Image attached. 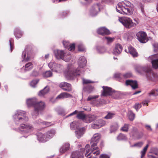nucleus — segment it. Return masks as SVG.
I'll use <instances>...</instances> for the list:
<instances>
[{"label":"nucleus","instance_id":"nucleus-1","mask_svg":"<svg viewBox=\"0 0 158 158\" xmlns=\"http://www.w3.org/2000/svg\"><path fill=\"white\" fill-rule=\"evenodd\" d=\"M13 120L16 125L20 124L18 129L19 132L26 138L32 133L34 130L32 125L25 124L28 121L29 119L25 111L22 110L17 111L13 115Z\"/></svg>","mask_w":158,"mask_h":158},{"label":"nucleus","instance_id":"nucleus-2","mask_svg":"<svg viewBox=\"0 0 158 158\" xmlns=\"http://www.w3.org/2000/svg\"><path fill=\"white\" fill-rule=\"evenodd\" d=\"M87 60L83 56L80 57L78 60V67L76 68L73 64L68 65L67 70L64 72L65 77L69 80L73 79L76 76L80 75L83 71V68L86 65Z\"/></svg>","mask_w":158,"mask_h":158},{"label":"nucleus","instance_id":"nucleus-3","mask_svg":"<svg viewBox=\"0 0 158 158\" xmlns=\"http://www.w3.org/2000/svg\"><path fill=\"white\" fill-rule=\"evenodd\" d=\"M101 137L100 134H95L91 139L92 145L91 148L89 144L86 145L85 146V151L86 153L85 155L87 158H96V156L99 155L100 152L99 148L97 146V143L100 140Z\"/></svg>","mask_w":158,"mask_h":158},{"label":"nucleus","instance_id":"nucleus-4","mask_svg":"<svg viewBox=\"0 0 158 158\" xmlns=\"http://www.w3.org/2000/svg\"><path fill=\"white\" fill-rule=\"evenodd\" d=\"M27 104L28 106H33L34 110L32 111L31 114L33 118H35L39 113L42 111L45 107V103L42 101L38 102L35 98H29L27 100Z\"/></svg>","mask_w":158,"mask_h":158},{"label":"nucleus","instance_id":"nucleus-5","mask_svg":"<svg viewBox=\"0 0 158 158\" xmlns=\"http://www.w3.org/2000/svg\"><path fill=\"white\" fill-rule=\"evenodd\" d=\"M132 5L128 1H125L119 2L116 6V10L121 14L130 15L133 13Z\"/></svg>","mask_w":158,"mask_h":158},{"label":"nucleus","instance_id":"nucleus-6","mask_svg":"<svg viewBox=\"0 0 158 158\" xmlns=\"http://www.w3.org/2000/svg\"><path fill=\"white\" fill-rule=\"evenodd\" d=\"M135 69L136 71L139 73L147 72L146 77L148 80L156 81L158 79L157 75L153 73L150 68L139 65L136 66Z\"/></svg>","mask_w":158,"mask_h":158},{"label":"nucleus","instance_id":"nucleus-7","mask_svg":"<svg viewBox=\"0 0 158 158\" xmlns=\"http://www.w3.org/2000/svg\"><path fill=\"white\" fill-rule=\"evenodd\" d=\"M119 21L126 28H130L134 27L136 24L132 22V20L128 17H122L119 18Z\"/></svg>","mask_w":158,"mask_h":158},{"label":"nucleus","instance_id":"nucleus-8","mask_svg":"<svg viewBox=\"0 0 158 158\" xmlns=\"http://www.w3.org/2000/svg\"><path fill=\"white\" fill-rule=\"evenodd\" d=\"M98 95L90 96L87 98V100L88 101L93 100L94 105L97 106H100L103 104H106V101L102 99H100L98 101H97L95 99L98 97Z\"/></svg>","mask_w":158,"mask_h":158},{"label":"nucleus","instance_id":"nucleus-9","mask_svg":"<svg viewBox=\"0 0 158 158\" xmlns=\"http://www.w3.org/2000/svg\"><path fill=\"white\" fill-rule=\"evenodd\" d=\"M139 41L142 43H145L148 40L146 33L143 31H139L136 35Z\"/></svg>","mask_w":158,"mask_h":158},{"label":"nucleus","instance_id":"nucleus-10","mask_svg":"<svg viewBox=\"0 0 158 158\" xmlns=\"http://www.w3.org/2000/svg\"><path fill=\"white\" fill-rule=\"evenodd\" d=\"M50 68L53 71L59 72L62 68V66L60 64H56L53 62H51L48 64Z\"/></svg>","mask_w":158,"mask_h":158},{"label":"nucleus","instance_id":"nucleus-11","mask_svg":"<svg viewBox=\"0 0 158 158\" xmlns=\"http://www.w3.org/2000/svg\"><path fill=\"white\" fill-rule=\"evenodd\" d=\"M59 87L64 91L70 92L72 90L71 85L66 82H61L59 85Z\"/></svg>","mask_w":158,"mask_h":158},{"label":"nucleus","instance_id":"nucleus-12","mask_svg":"<svg viewBox=\"0 0 158 158\" xmlns=\"http://www.w3.org/2000/svg\"><path fill=\"white\" fill-rule=\"evenodd\" d=\"M149 59L151 60V62L153 68L156 69L158 68V54L150 56Z\"/></svg>","mask_w":158,"mask_h":158},{"label":"nucleus","instance_id":"nucleus-13","mask_svg":"<svg viewBox=\"0 0 158 158\" xmlns=\"http://www.w3.org/2000/svg\"><path fill=\"white\" fill-rule=\"evenodd\" d=\"M86 129L85 127H78L75 131V136L78 139H80L85 134Z\"/></svg>","mask_w":158,"mask_h":158},{"label":"nucleus","instance_id":"nucleus-14","mask_svg":"<svg viewBox=\"0 0 158 158\" xmlns=\"http://www.w3.org/2000/svg\"><path fill=\"white\" fill-rule=\"evenodd\" d=\"M31 53V51L28 49H26L22 54V58L23 59L22 61L26 62L28 61L30 59Z\"/></svg>","mask_w":158,"mask_h":158},{"label":"nucleus","instance_id":"nucleus-15","mask_svg":"<svg viewBox=\"0 0 158 158\" xmlns=\"http://www.w3.org/2000/svg\"><path fill=\"white\" fill-rule=\"evenodd\" d=\"M66 50H55L54 51V53L56 57L58 59H62L63 56L65 53Z\"/></svg>","mask_w":158,"mask_h":158},{"label":"nucleus","instance_id":"nucleus-16","mask_svg":"<svg viewBox=\"0 0 158 158\" xmlns=\"http://www.w3.org/2000/svg\"><path fill=\"white\" fill-rule=\"evenodd\" d=\"M125 51L130 53L133 57H136L138 56V53L136 50L131 46L128 47L127 49H125Z\"/></svg>","mask_w":158,"mask_h":158},{"label":"nucleus","instance_id":"nucleus-17","mask_svg":"<svg viewBox=\"0 0 158 158\" xmlns=\"http://www.w3.org/2000/svg\"><path fill=\"white\" fill-rule=\"evenodd\" d=\"M102 87L103 89V91L101 94L102 95L107 96L112 95L113 90L111 88L104 86H103Z\"/></svg>","mask_w":158,"mask_h":158},{"label":"nucleus","instance_id":"nucleus-18","mask_svg":"<svg viewBox=\"0 0 158 158\" xmlns=\"http://www.w3.org/2000/svg\"><path fill=\"white\" fill-rule=\"evenodd\" d=\"M125 84L127 86L130 85L133 89H135L138 87L137 82L135 81H133L131 80H127Z\"/></svg>","mask_w":158,"mask_h":158},{"label":"nucleus","instance_id":"nucleus-19","mask_svg":"<svg viewBox=\"0 0 158 158\" xmlns=\"http://www.w3.org/2000/svg\"><path fill=\"white\" fill-rule=\"evenodd\" d=\"M99 4H98L94 6L90 10V15L92 16H94L97 15L98 13V10H100V8L99 6Z\"/></svg>","mask_w":158,"mask_h":158},{"label":"nucleus","instance_id":"nucleus-20","mask_svg":"<svg viewBox=\"0 0 158 158\" xmlns=\"http://www.w3.org/2000/svg\"><path fill=\"white\" fill-rule=\"evenodd\" d=\"M122 46L119 44H117L113 49V54L117 55L120 54L122 51Z\"/></svg>","mask_w":158,"mask_h":158},{"label":"nucleus","instance_id":"nucleus-21","mask_svg":"<svg viewBox=\"0 0 158 158\" xmlns=\"http://www.w3.org/2000/svg\"><path fill=\"white\" fill-rule=\"evenodd\" d=\"M37 136L38 141L40 142H45L47 141L46 134H43L41 132H39L37 134Z\"/></svg>","mask_w":158,"mask_h":158},{"label":"nucleus","instance_id":"nucleus-22","mask_svg":"<svg viewBox=\"0 0 158 158\" xmlns=\"http://www.w3.org/2000/svg\"><path fill=\"white\" fill-rule=\"evenodd\" d=\"M34 124L36 125H41L46 127L52 125L50 122H44L40 119L36 120L34 123Z\"/></svg>","mask_w":158,"mask_h":158},{"label":"nucleus","instance_id":"nucleus-23","mask_svg":"<svg viewBox=\"0 0 158 158\" xmlns=\"http://www.w3.org/2000/svg\"><path fill=\"white\" fill-rule=\"evenodd\" d=\"M97 31L98 34L102 35H108L110 33L109 30L105 27H101L99 28Z\"/></svg>","mask_w":158,"mask_h":158},{"label":"nucleus","instance_id":"nucleus-24","mask_svg":"<svg viewBox=\"0 0 158 158\" xmlns=\"http://www.w3.org/2000/svg\"><path fill=\"white\" fill-rule=\"evenodd\" d=\"M49 87L48 86L45 87L44 89L40 90L39 93L38 95L41 97H44L46 94H47L49 91Z\"/></svg>","mask_w":158,"mask_h":158},{"label":"nucleus","instance_id":"nucleus-25","mask_svg":"<svg viewBox=\"0 0 158 158\" xmlns=\"http://www.w3.org/2000/svg\"><path fill=\"white\" fill-rule=\"evenodd\" d=\"M55 132V131L53 129L47 132L45 134L47 141L51 139L54 135Z\"/></svg>","mask_w":158,"mask_h":158},{"label":"nucleus","instance_id":"nucleus-26","mask_svg":"<svg viewBox=\"0 0 158 158\" xmlns=\"http://www.w3.org/2000/svg\"><path fill=\"white\" fill-rule=\"evenodd\" d=\"M70 144L68 143H65L60 149V152L61 154L64 153L69 149Z\"/></svg>","mask_w":158,"mask_h":158},{"label":"nucleus","instance_id":"nucleus-27","mask_svg":"<svg viewBox=\"0 0 158 158\" xmlns=\"http://www.w3.org/2000/svg\"><path fill=\"white\" fill-rule=\"evenodd\" d=\"M97 117L94 115H89L86 116L85 122L86 123H90L93 120L96 119Z\"/></svg>","mask_w":158,"mask_h":158},{"label":"nucleus","instance_id":"nucleus-28","mask_svg":"<svg viewBox=\"0 0 158 158\" xmlns=\"http://www.w3.org/2000/svg\"><path fill=\"white\" fill-rule=\"evenodd\" d=\"M72 95L70 94L67 92H63L59 94L56 98V99H62L69 98H72Z\"/></svg>","mask_w":158,"mask_h":158},{"label":"nucleus","instance_id":"nucleus-29","mask_svg":"<svg viewBox=\"0 0 158 158\" xmlns=\"http://www.w3.org/2000/svg\"><path fill=\"white\" fill-rule=\"evenodd\" d=\"M62 58V60H64L66 62H68L70 61L71 59V55L69 52L66 51L65 52V53L64 55Z\"/></svg>","mask_w":158,"mask_h":158},{"label":"nucleus","instance_id":"nucleus-30","mask_svg":"<svg viewBox=\"0 0 158 158\" xmlns=\"http://www.w3.org/2000/svg\"><path fill=\"white\" fill-rule=\"evenodd\" d=\"M14 33L15 36L17 39L20 38L23 35V32L18 28H16L15 29Z\"/></svg>","mask_w":158,"mask_h":158},{"label":"nucleus","instance_id":"nucleus-31","mask_svg":"<svg viewBox=\"0 0 158 158\" xmlns=\"http://www.w3.org/2000/svg\"><path fill=\"white\" fill-rule=\"evenodd\" d=\"M33 67V65L31 62H28L27 63L25 66L24 70L25 71L30 70L32 69Z\"/></svg>","mask_w":158,"mask_h":158},{"label":"nucleus","instance_id":"nucleus-32","mask_svg":"<svg viewBox=\"0 0 158 158\" xmlns=\"http://www.w3.org/2000/svg\"><path fill=\"white\" fill-rule=\"evenodd\" d=\"M115 114L114 112H107V115L104 117L105 119H109L113 118L115 116Z\"/></svg>","mask_w":158,"mask_h":158},{"label":"nucleus","instance_id":"nucleus-33","mask_svg":"<svg viewBox=\"0 0 158 158\" xmlns=\"http://www.w3.org/2000/svg\"><path fill=\"white\" fill-rule=\"evenodd\" d=\"M97 50L98 52L101 54L104 53L106 51V48L103 47H98L97 48Z\"/></svg>","mask_w":158,"mask_h":158},{"label":"nucleus","instance_id":"nucleus-34","mask_svg":"<svg viewBox=\"0 0 158 158\" xmlns=\"http://www.w3.org/2000/svg\"><path fill=\"white\" fill-rule=\"evenodd\" d=\"M86 116L82 112H80L77 115V117L79 119H81L85 122Z\"/></svg>","mask_w":158,"mask_h":158},{"label":"nucleus","instance_id":"nucleus-35","mask_svg":"<svg viewBox=\"0 0 158 158\" xmlns=\"http://www.w3.org/2000/svg\"><path fill=\"white\" fill-rule=\"evenodd\" d=\"M128 116L129 119L131 121H133L135 118V114L131 110L128 111Z\"/></svg>","mask_w":158,"mask_h":158},{"label":"nucleus","instance_id":"nucleus-36","mask_svg":"<svg viewBox=\"0 0 158 158\" xmlns=\"http://www.w3.org/2000/svg\"><path fill=\"white\" fill-rule=\"evenodd\" d=\"M77 123L76 121H74L72 122L70 125V128L71 130H74L76 129L77 127Z\"/></svg>","mask_w":158,"mask_h":158},{"label":"nucleus","instance_id":"nucleus-37","mask_svg":"<svg viewBox=\"0 0 158 158\" xmlns=\"http://www.w3.org/2000/svg\"><path fill=\"white\" fill-rule=\"evenodd\" d=\"M120 95V93L118 91H115L114 90L113 91L112 93V97L115 98H117L119 97Z\"/></svg>","mask_w":158,"mask_h":158},{"label":"nucleus","instance_id":"nucleus-38","mask_svg":"<svg viewBox=\"0 0 158 158\" xmlns=\"http://www.w3.org/2000/svg\"><path fill=\"white\" fill-rule=\"evenodd\" d=\"M148 146L149 145L147 144L146 146L141 151L140 154H141V158H143L145 156Z\"/></svg>","mask_w":158,"mask_h":158},{"label":"nucleus","instance_id":"nucleus-39","mask_svg":"<svg viewBox=\"0 0 158 158\" xmlns=\"http://www.w3.org/2000/svg\"><path fill=\"white\" fill-rule=\"evenodd\" d=\"M149 96H157L158 95V88L157 89L152 90L148 94Z\"/></svg>","mask_w":158,"mask_h":158},{"label":"nucleus","instance_id":"nucleus-40","mask_svg":"<svg viewBox=\"0 0 158 158\" xmlns=\"http://www.w3.org/2000/svg\"><path fill=\"white\" fill-rule=\"evenodd\" d=\"M118 127L119 126L117 123L114 124L111 126V132L116 131Z\"/></svg>","mask_w":158,"mask_h":158},{"label":"nucleus","instance_id":"nucleus-41","mask_svg":"<svg viewBox=\"0 0 158 158\" xmlns=\"http://www.w3.org/2000/svg\"><path fill=\"white\" fill-rule=\"evenodd\" d=\"M104 40H106L108 44L112 42L114 40V38H112L110 37L106 36L103 38Z\"/></svg>","mask_w":158,"mask_h":158},{"label":"nucleus","instance_id":"nucleus-42","mask_svg":"<svg viewBox=\"0 0 158 158\" xmlns=\"http://www.w3.org/2000/svg\"><path fill=\"white\" fill-rule=\"evenodd\" d=\"M52 75V73L50 71H47L43 74V76L44 77H51Z\"/></svg>","mask_w":158,"mask_h":158},{"label":"nucleus","instance_id":"nucleus-43","mask_svg":"<svg viewBox=\"0 0 158 158\" xmlns=\"http://www.w3.org/2000/svg\"><path fill=\"white\" fill-rule=\"evenodd\" d=\"M82 82L84 84H87L90 83H94V81H92L90 80L82 78Z\"/></svg>","mask_w":158,"mask_h":158},{"label":"nucleus","instance_id":"nucleus-44","mask_svg":"<svg viewBox=\"0 0 158 158\" xmlns=\"http://www.w3.org/2000/svg\"><path fill=\"white\" fill-rule=\"evenodd\" d=\"M129 124H125L122 127L121 129V130L125 132H127L128 130Z\"/></svg>","mask_w":158,"mask_h":158},{"label":"nucleus","instance_id":"nucleus-45","mask_svg":"<svg viewBox=\"0 0 158 158\" xmlns=\"http://www.w3.org/2000/svg\"><path fill=\"white\" fill-rule=\"evenodd\" d=\"M117 139L119 140H126L127 137L121 133L117 137Z\"/></svg>","mask_w":158,"mask_h":158},{"label":"nucleus","instance_id":"nucleus-46","mask_svg":"<svg viewBox=\"0 0 158 158\" xmlns=\"http://www.w3.org/2000/svg\"><path fill=\"white\" fill-rule=\"evenodd\" d=\"M138 134V130L137 129L133 127L132 129L131 132V135H132L133 136H135Z\"/></svg>","mask_w":158,"mask_h":158},{"label":"nucleus","instance_id":"nucleus-47","mask_svg":"<svg viewBox=\"0 0 158 158\" xmlns=\"http://www.w3.org/2000/svg\"><path fill=\"white\" fill-rule=\"evenodd\" d=\"M9 42L10 51L11 52L14 48V40L13 39L10 38L9 40Z\"/></svg>","mask_w":158,"mask_h":158},{"label":"nucleus","instance_id":"nucleus-48","mask_svg":"<svg viewBox=\"0 0 158 158\" xmlns=\"http://www.w3.org/2000/svg\"><path fill=\"white\" fill-rule=\"evenodd\" d=\"M96 122L99 125H101V127L103 126L106 123L102 119H99L96 121Z\"/></svg>","mask_w":158,"mask_h":158},{"label":"nucleus","instance_id":"nucleus-49","mask_svg":"<svg viewBox=\"0 0 158 158\" xmlns=\"http://www.w3.org/2000/svg\"><path fill=\"white\" fill-rule=\"evenodd\" d=\"M101 125H99L96 122L95 123H93L91 125V127L94 129H98L101 127Z\"/></svg>","mask_w":158,"mask_h":158},{"label":"nucleus","instance_id":"nucleus-50","mask_svg":"<svg viewBox=\"0 0 158 158\" xmlns=\"http://www.w3.org/2000/svg\"><path fill=\"white\" fill-rule=\"evenodd\" d=\"M39 81V80H32L30 83V85L32 87H34Z\"/></svg>","mask_w":158,"mask_h":158},{"label":"nucleus","instance_id":"nucleus-51","mask_svg":"<svg viewBox=\"0 0 158 158\" xmlns=\"http://www.w3.org/2000/svg\"><path fill=\"white\" fill-rule=\"evenodd\" d=\"M78 50L79 51H83L85 50V47L82 44H80L78 45Z\"/></svg>","mask_w":158,"mask_h":158},{"label":"nucleus","instance_id":"nucleus-52","mask_svg":"<svg viewBox=\"0 0 158 158\" xmlns=\"http://www.w3.org/2000/svg\"><path fill=\"white\" fill-rule=\"evenodd\" d=\"M75 48V45L74 44H70L68 48L69 50L70 51H73L74 50Z\"/></svg>","mask_w":158,"mask_h":158},{"label":"nucleus","instance_id":"nucleus-53","mask_svg":"<svg viewBox=\"0 0 158 158\" xmlns=\"http://www.w3.org/2000/svg\"><path fill=\"white\" fill-rule=\"evenodd\" d=\"M143 143L142 142H139L135 144L134 145L131 146L132 147H140L143 145Z\"/></svg>","mask_w":158,"mask_h":158},{"label":"nucleus","instance_id":"nucleus-54","mask_svg":"<svg viewBox=\"0 0 158 158\" xmlns=\"http://www.w3.org/2000/svg\"><path fill=\"white\" fill-rule=\"evenodd\" d=\"M131 74L130 73H127L124 74H123V77L125 78L130 77L131 76Z\"/></svg>","mask_w":158,"mask_h":158},{"label":"nucleus","instance_id":"nucleus-55","mask_svg":"<svg viewBox=\"0 0 158 158\" xmlns=\"http://www.w3.org/2000/svg\"><path fill=\"white\" fill-rule=\"evenodd\" d=\"M114 77L116 78H122L123 77V74L119 73H116L114 74Z\"/></svg>","mask_w":158,"mask_h":158},{"label":"nucleus","instance_id":"nucleus-56","mask_svg":"<svg viewBox=\"0 0 158 158\" xmlns=\"http://www.w3.org/2000/svg\"><path fill=\"white\" fill-rule=\"evenodd\" d=\"M141 107V105L139 103H136L135 104L134 106V108L137 111H138V110Z\"/></svg>","mask_w":158,"mask_h":158},{"label":"nucleus","instance_id":"nucleus-57","mask_svg":"<svg viewBox=\"0 0 158 158\" xmlns=\"http://www.w3.org/2000/svg\"><path fill=\"white\" fill-rule=\"evenodd\" d=\"M154 47V51L155 52H157L158 50V44L155 43L153 44Z\"/></svg>","mask_w":158,"mask_h":158},{"label":"nucleus","instance_id":"nucleus-58","mask_svg":"<svg viewBox=\"0 0 158 158\" xmlns=\"http://www.w3.org/2000/svg\"><path fill=\"white\" fill-rule=\"evenodd\" d=\"M63 44L64 47L65 48H67L69 47V46L70 44L68 42L64 41L63 42Z\"/></svg>","mask_w":158,"mask_h":158},{"label":"nucleus","instance_id":"nucleus-59","mask_svg":"<svg viewBox=\"0 0 158 158\" xmlns=\"http://www.w3.org/2000/svg\"><path fill=\"white\" fill-rule=\"evenodd\" d=\"M94 89V88L92 86H88L87 87L86 90L89 93H90L92 91H93Z\"/></svg>","mask_w":158,"mask_h":158},{"label":"nucleus","instance_id":"nucleus-60","mask_svg":"<svg viewBox=\"0 0 158 158\" xmlns=\"http://www.w3.org/2000/svg\"><path fill=\"white\" fill-rule=\"evenodd\" d=\"M100 158H110V156L106 154H102L100 156Z\"/></svg>","mask_w":158,"mask_h":158},{"label":"nucleus","instance_id":"nucleus-61","mask_svg":"<svg viewBox=\"0 0 158 158\" xmlns=\"http://www.w3.org/2000/svg\"><path fill=\"white\" fill-rule=\"evenodd\" d=\"M39 74L38 72L35 71H34L32 73V76L35 77L38 76Z\"/></svg>","mask_w":158,"mask_h":158},{"label":"nucleus","instance_id":"nucleus-62","mask_svg":"<svg viewBox=\"0 0 158 158\" xmlns=\"http://www.w3.org/2000/svg\"><path fill=\"white\" fill-rule=\"evenodd\" d=\"M78 112V111H77V110H75L72 113L69 114L68 115L67 117L71 116H73V115H74L75 114H76Z\"/></svg>","mask_w":158,"mask_h":158},{"label":"nucleus","instance_id":"nucleus-63","mask_svg":"<svg viewBox=\"0 0 158 158\" xmlns=\"http://www.w3.org/2000/svg\"><path fill=\"white\" fill-rule=\"evenodd\" d=\"M145 127L148 130H149L150 131H152V129L150 125H145Z\"/></svg>","mask_w":158,"mask_h":158},{"label":"nucleus","instance_id":"nucleus-64","mask_svg":"<svg viewBox=\"0 0 158 158\" xmlns=\"http://www.w3.org/2000/svg\"><path fill=\"white\" fill-rule=\"evenodd\" d=\"M82 156H75L73 154L72 155L71 158H82Z\"/></svg>","mask_w":158,"mask_h":158}]
</instances>
